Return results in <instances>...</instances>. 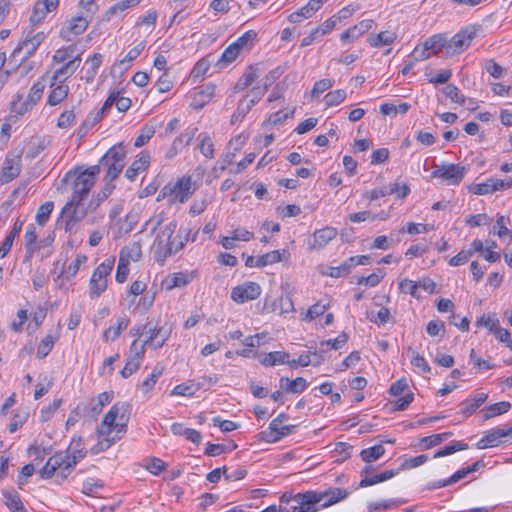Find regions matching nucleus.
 <instances>
[{
  "label": "nucleus",
  "instance_id": "1",
  "mask_svg": "<svg viewBox=\"0 0 512 512\" xmlns=\"http://www.w3.org/2000/svg\"><path fill=\"white\" fill-rule=\"evenodd\" d=\"M348 496L344 488L331 487L325 491H306L295 495L284 493L280 497L279 512H317L330 507Z\"/></svg>",
  "mask_w": 512,
  "mask_h": 512
},
{
  "label": "nucleus",
  "instance_id": "2",
  "mask_svg": "<svg viewBox=\"0 0 512 512\" xmlns=\"http://www.w3.org/2000/svg\"><path fill=\"white\" fill-rule=\"evenodd\" d=\"M130 416V405L125 402L115 403L105 414L101 424L97 428V433L102 438L97 445L91 448V452L97 454L107 450L114 442L115 438L110 437L113 431L124 433Z\"/></svg>",
  "mask_w": 512,
  "mask_h": 512
},
{
  "label": "nucleus",
  "instance_id": "3",
  "mask_svg": "<svg viewBox=\"0 0 512 512\" xmlns=\"http://www.w3.org/2000/svg\"><path fill=\"white\" fill-rule=\"evenodd\" d=\"M100 173V166L93 165L89 168L80 171L75 169L69 171L64 180L71 182L72 195L70 200L66 203V210L70 209L72 205H78L88 196L91 188L96 182V177Z\"/></svg>",
  "mask_w": 512,
  "mask_h": 512
},
{
  "label": "nucleus",
  "instance_id": "4",
  "mask_svg": "<svg viewBox=\"0 0 512 512\" xmlns=\"http://www.w3.org/2000/svg\"><path fill=\"white\" fill-rule=\"evenodd\" d=\"M176 228L177 223L171 221L157 235L153 244L154 257L157 262L164 263L168 257L183 249L185 242L182 236H173Z\"/></svg>",
  "mask_w": 512,
  "mask_h": 512
},
{
  "label": "nucleus",
  "instance_id": "5",
  "mask_svg": "<svg viewBox=\"0 0 512 512\" xmlns=\"http://www.w3.org/2000/svg\"><path fill=\"white\" fill-rule=\"evenodd\" d=\"M197 189L198 185L191 176H182L175 182L167 183L160 190L157 201L167 199L169 204L185 203Z\"/></svg>",
  "mask_w": 512,
  "mask_h": 512
},
{
  "label": "nucleus",
  "instance_id": "6",
  "mask_svg": "<svg viewBox=\"0 0 512 512\" xmlns=\"http://www.w3.org/2000/svg\"><path fill=\"white\" fill-rule=\"evenodd\" d=\"M114 267V259H106L99 264L93 271L90 281L88 294L91 299L100 297L107 289L108 277Z\"/></svg>",
  "mask_w": 512,
  "mask_h": 512
},
{
  "label": "nucleus",
  "instance_id": "7",
  "mask_svg": "<svg viewBox=\"0 0 512 512\" xmlns=\"http://www.w3.org/2000/svg\"><path fill=\"white\" fill-rule=\"evenodd\" d=\"M125 150L121 143L112 146L99 160V166L107 168L106 179L115 180L125 166Z\"/></svg>",
  "mask_w": 512,
  "mask_h": 512
},
{
  "label": "nucleus",
  "instance_id": "8",
  "mask_svg": "<svg viewBox=\"0 0 512 512\" xmlns=\"http://www.w3.org/2000/svg\"><path fill=\"white\" fill-rule=\"evenodd\" d=\"M44 89L45 83L42 80H38L32 85L25 100H23L22 95H16L11 102L12 111L17 115H24L26 112L30 111L41 99Z\"/></svg>",
  "mask_w": 512,
  "mask_h": 512
},
{
  "label": "nucleus",
  "instance_id": "9",
  "mask_svg": "<svg viewBox=\"0 0 512 512\" xmlns=\"http://www.w3.org/2000/svg\"><path fill=\"white\" fill-rule=\"evenodd\" d=\"M448 39L441 34L429 37L423 45L417 46L413 51V56L417 61H423L431 54H438L443 48L447 50Z\"/></svg>",
  "mask_w": 512,
  "mask_h": 512
},
{
  "label": "nucleus",
  "instance_id": "10",
  "mask_svg": "<svg viewBox=\"0 0 512 512\" xmlns=\"http://www.w3.org/2000/svg\"><path fill=\"white\" fill-rule=\"evenodd\" d=\"M91 20L82 14L67 19L60 30V37L69 42L75 37L81 35L87 28Z\"/></svg>",
  "mask_w": 512,
  "mask_h": 512
},
{
  "label": "nucleus",
  "instance_id": "11",
  "mask_svg": "<svg viewBox=\"0 0 512 512\" xmlns=\"http://www.w3.org/2000/svg\"><path fill=\"white\" fill-rule=\"evenodd\" d=\"M465 175V168L456 164L442 165L431 173L432 178L441 179L448 185H458Z\"/></svg>",
  "mask_w": 512,
  "mask_h": 512
},
{
  "label": "nucleus",
  "instance_id": "12",
  "mask_svg": "<svg viewBox=\"0 0 512 512\" xmlns=\"http://www.w3.org/2000/svg\"><path fill=\"white\" fill-rule=\"evenodd\" d=\"M285 415L281 414L269 424L268 431H263L262 439L268 443H275L281 440L283 437L288 436L292 433L294 426L285 425L282 426Z\"/></svg>",
  "mask_w": 512,
  "mask_h": 512
},
{
  "label": "nucleus",
  "instance_id": "13",
  "mask_svg": "<svg viewBox=\"0 0 512 512\" xmlns=\"http://www.w3.org/2000/svg\"><path fill=\"white\" fill-rule=\"evenodd\" d=\"M512 437V425L489 430L476 444L478 449L497 447L504 438Z\"/></svg>",
  "mask_w": 512,
  "mask_h": 512
},
{
  "label": "nucleus",
  "instance_id": "14",
  "mask_svg": "<svg viewBox=\"0 0 512 512\" xmlns=\"http://www.w3.org/2000/svg\"><path fill=\"white\" fill-rule=\"evenodd\" d=\"M261 287L256 282H245L234 287L231 291V299L236 303H245L257 299L261 294Z\"/></svg>",
  "mask_w": 512,
  "mask_h": 512
},
{
  "label": "nucleus",
  "instance_id": "15",
  "mask_svg": "<svg viewBox=\"0 0 512 512\" xmlns=\"http://www.w3.org/2000/svg\"><path fill=\"white\" fill-rule=\"evenodd\" d=\"M65 458H67V456L64 452H58L51 456L44 467L39 471L40 477L43 479H49L57 470H60L62 478H66L69 473V469H66Z\"/></svg>",
  "mask_w": 512,
  "mask_h": 512
},
{
  "label": "nucleus",
  "instance_id": "16",
  "mask_svg": "<svg viewBox=\"0 0 512 512\" xmlns=\"http://www.w3.org/2000/svg\"><path fill=\"white\" fill-rule=\"evenodd\" d=\"M46 35L44 32H38L36 34H28L27 37L13 50L12 56L15 57L21 52L24 53L22 60H26L31 57L38 47L45 40Z\"/></svg>",
  "mask_w": 512,
  "mask_h": 512
},
{
  "label": "nucleus",
  "instance_id": "17",
  "mask_svg": "<svg viewBox=\"0 0 512 512\" xmlns=\"http://www.w3.org/2000/svg\"><path fill=\"white\" fill-rule=\"evenodd\" d=\"M144 355V345H139L138 340H134L130 346V355L124 368L121 370V376L128 378L140 367V361Z\"/></svg>",
  "mask_w": 512,
  "mask_h": 512
},
{
  "label": "nucleus",
  "instance_id": "18",
  "mask_svg": "<svg viewBox=\"0 0 512 512\" xmlns=\"http://www.w3.org/2000/svg\"><path fill=\"white\" fill-rule=\"evenodd\" d=\"M21 171V156L19 154H7L0 172V181L8 183L16 178Z\"/></svg>",
  "mask_w": 512,
  "mask_h": 512
},
{
  "label": "nucleus",
  "instance_id": "19",
  "mask_svg": "<svg viewBox=\"0 0 512 512\" xmlns=\"http://www.w3.org/2000/svg\"><path fill=\"white\" fill-rule=\"evenodd\" d=\"M475 32L470 29H464L455 34L448 40L447 54H459L469 47Z\"/></svg>",
  "mask_w": 512,
  "mask_h": 512
},
{
  "label": "nucleus",
  "instance_id": "20",
  "mask_svg": "<svg viewBox=\"0 0 512 512\" xmlns=\"http://www.w3.org/2000/svg\"><path fill=\"white\" fill-rule=\"evenodd\" d=\"M59 0H39L34 4L33 11L30 15V22L32 24L41 23L46 16L57 10Z\"/></svg>",
  "mask_w": 512,
  "mask_h": 512
},
{
  "label": "nucleus",
  "instance_id": "21",
  "mask_svg": "<svg viewBox=\"0 0 512 512\" xmlns=\"http://www.w3.org/2000/svg\"><path fill=\"white\" fill-rule=\"evenodd\" d=\"M80 63L81 58L76 56L56 69L51 77L50 87L55 86L56 83H65V81L75 73Z\"/></svg>",
  "mask_w": 512,
  "mask_h": 512
},
{
  "label": "nucleus",
  "instance_id": "22",
  "mask_svg": "<svg viewBox=\"0 0 512 512\" xmlns=\"http://www.w3.org/2000/svg\"><path fill=\"white\" fill-rule=\"evenodd\" d=\"M259 75H260L259 64L249 65L245 69L242 76L237 80V82L234 86L235 92H240V91H244L245 89H247L259 78Z\"/></svg>",
  "mask_w": 512,
  "mask_h": 512
},
{
  "label": "nucleus",
  "instance_id": "23",
  "mask_svg": "<svg viewBox=\"0 0 512 512\" xmlns=\"http://www.w3.org/2000/svg\"><path fill=\"white\" fill-rule=\"evenodd\" d=\"M488 398V394L484 392H479L474 395H471L466 400L460 403V412L465 417L470 416L474 413Z\"/></svg>",
  "mask_w": 512,
  "mask_h": 512
},
{
  "label": "nucleus",
  "instance_id": "24",
  "mask_svg": "<svg viewBox=\"0 0 512 512\" xmlns=\"http://www.w3.org/2000/svg\"><path fill=\"white\" fill-rule=\"evenodd\" d=\"M373 25H374L373 20H370V19L362 20L358 24H356L353 27H350L349 29L344 31L341 34L340 39L342 42H345L348 40L354 41L355 39L359 38L364 33L368 32L370 29H372Z\"/></svg>",
  "mask_w": 512,
  "mask_h": 512
},
{
  "label": "nucleus",
  "instance_id": "25",
  "mask_svg": "<svg viewBox=\"0 0 512 512\" xmlns=\"http://www.w3.org/2000/svg\"><path fill=\"white\" fill-rule=\"evenodd\" d=\"M150 162V155L147 152H141L138 158L128 167L125 176L134 181L140 171H144Z\"/></svg>",
  "mask_w": 512,
  "mask_h": 512
},
{
  "label": "nucleus",
  "instance_id": "26",
  "mask_svg": "<svg viewBox=\"0 0 512 512\" xmlns=\"http://www.w3.org/2000/svg\"><path fill=\"white\" fill-rule=\"evenodd\" d=\"M279 386L282 390L291 394H300L307 388V381L303 377H297L290 380L287 377H281Z\"/></svg>",
  "mask_w": 512,
  "mask_h": 512
},
{
  "label": "nucleus",
  "instance_id": "27",
  "mask_svg": "<svg viewBox=\"0 0 512 512\" xmlns=\"http://www.w3.org/2000/svg\"><path fill=\"white\" fill-rule=\"evenodd\" d=\"M147 333H149L150 336L142 345H149L154 349L162 347L169 336L168 330L163 327L158 329L149 327Z\"/></svg>",
  "mask_w": 512,
  "mask_h": 512
},
{
  "label": "nucleus",
  "instance_id": "28",
  "mask_svg": "<svg viewBox=\"0 0 512 512\" xmlns=\"http://www.w3.org/2000/svg\"><path fill=\"white\" fill-rule=\"evenodd\" d=\"M51 91L47 98V105L56 106L62 103L69 94V86L65 83H56L55 86L50 87Z\"/></svg>",
  "mask_w": 512,
  "mask_h": 512
},
{
  "label": "nucleus",
  "instance_id": "29",
  "mask_svg": "<svg viewBox=\"0 0 512 512\" xmlns=\"http://www.w3.org/2000/svg\"><path fill=\"white\" fill-rule=\"evenodd\" d=\"M215 88L216 87L213 84L202 86L200 90L195 94L191 106L196 109H201L214 96Z\"/></svg>",
  "mask_w": 512,
  "mask_h": 512
},
{
  "label": "nucleus",
  "instance_id": "30",
  "mask_svg": "<svg viewBox=\"0 0 512 512\" xmlns=\"http://www.w3.org/2000/svg\"><path fill=\"white\" fill-rule=\"evenodd\" d=\"M337 236V230L332 227L319 229L314 233L313 248L321 249Z\"/></svg>",
  "mask_w": 512,
  "mask_h": 512
},
{
  "label": "nucleus",
  "instance_id": "31",
  "mask_svg": "<svg viewBox=\"0 0 512 512\" xmlns=\"http://www.w3.org/2000/svg\"><path fill=\"white\" fill-rule=\"evenodd\" d=\"M289 354L284 351H274L260 356L259 362L265 366H275L277 364H286L288 362Z\"/></svg>",
  "mask_w": 512,
  "mask_h": 512
},
{
  "label": "nucleus",
  "instance_id": "32",
  "mask_svg": "<svg viewBox=\"0 0 512 512\" xmlns=\"http://www.w3.org/2000/svg\"><path fill=\"white\" fill-rule=\"evenodd\" d=\"M145 48V42L141 41L136 46L131 48L125 57L113 65V68L118 67L120 70H127L130 63L135 60Z\"/></svg>",
  "mask_w": 512,
  "mask_h": 512
},
{
  "label": "nucleus",
  "instance_id": "33",
  "mask_svg": "<svg viewBox=\"0 0 512 512\" xmlns=\"http://www.w3.org/2000/svg\"><path fill=\"white\" fill-rule=\"evenodd\" d=\"M89 211H92L91 208H89V206H87V208H84L82 203L78 205H72L68 210H66L65 205L62 209L61 215L63 218L79 222L88 215Z\"/></svg>",
  "mask_w": 512,
  "mask_h": 512
},
{
  "label": "nucleus",
  "instance_id": "34",
  "mask_svg": "<svg viewBox=\"0 0 512 512\" xmlns=\"http://www.w3.org/2000/svg\"><path fill=\"white\" fill-rule=\"evenodd\" d=\"M199 143L197 149L206 159H212L214 157L215 148L212 138L208 133H200L197 137Z\"/></svg>",
  "mask_w": 512,
  "mask_h": 512
},
{
  "label": "nucleus",
  "instance_id": "35",
  "mask_svg": "<svg viewBox=\"0 0 512 512\" xmlns=\"http://www.w3.org/2000/svg\"><path fill=\"white\" fill-rule=\"evenodd\" d=\"M511 408V403L507 401H501L498 403L491 404L486 406L482 410V417L484 420H488L490 418L496 417L498 415H502L508 412Z\"/></svg>",
  "mask_w": 512,
  "mask_h": 512
},
{
  "label": "nucleus",
  "instance_id": "36",
  "mask_svg": "<svg viewBox=\"0 0 512 512\" xmlns=\"http://www.w3.org/2000/svg\"><path fill=\"white\" fill-rule=\"evenodd\" d=\"M129 324V320L126 317H121L117 320V324L115 326H110L103 333V339L105 341H114L116 340L122 331H124Z\"/></svg>",
  "mask_w": 512,
  "mask_h": 512
},
{
  "label": "nucleus",
  "instance_id": "37",
  "mask_svg": "<svg viewBox=\"0 0 512 512\" xmlns=\"http://www.w3.org/2000/svg\"><path fill=\"white\" fill-rule=\"evenodd\" d=\"M189 275L185 273H174L168 275L163 281V285H165L167 290H172L176 287H184L190 282Z\"/></svg>",
  "mask_w": 512,
  "mask_h": 512
},
{
  "label": "nucleus",
  "instance_id": "38",
  "mask_svg": "<svg viewBox=\"0 0 512 512\" xmlns=\"http://www.w3.org/2000/svg\"><path fill=\"white\" fill-rule=\"evenodd\" d=\"M395 39L396 35L394 32L382 31L377 35H370L367 40L372 47H381L392 44Z\"/></svg>",
  "mask_w": 512,
  "mask_h": 512
},
{
  "label": "nucleus",
  "instance_id": "39",
  "mask_svg": "<svg viewBox=\"0 0 512 512\" xmlns=\"http://www.w3.org/2000/svg\"><path fill=\"white\" fill-rule=\"evenodd\" d=\"M113 399V392L100 393L96 398L90 401V411L93 415L99 414L103 407L109 404Z\"/></svg>",
  "mask_w": 512,
  "mask_h": 512
},
{
  "label": "nucleus",
  "instance_id": "40",
  "mask_svg": "<svg viewBox=\"0 0 512 512\" xmlns=\"http://www.w3.org/2000/svg\"><path fill=\"white\" fill-rule=\"evenodd\" d=\"M163 374L162 366H155L151 372V374L140 384V389L144 394H148L155 386L157 380Z\"/></svg>",
  "mask_w": 512,
  "mask_h": 512
},
{
  "label": "nucleus",
  "instance_id": "41",
  "mask_svg": "<svg viewBox=\"0 0 512 512\" xmlns=\"http://www.w3.org/2000/svg\"><path fill=\"white\" fill-rule=\"evenodd\" d=\"M3 497L5 499L6 506L12 512H28L21 502L19 495L16 492L4 491Z\"/></svg>",
  "mask_w": 512,
  "mask_h": 512
},
{
  "label": "nucleus",
  "instance_id": "42",
  "mask_svg": "<svg viewBox=\"0 0 512 512\" xmlns=\"http://www.w3.org/2000/svg\"><path fill=\"white\" fill-rule=\"evenodd\" d=\"M396 474H397V472L394 470H386V471H384L380 474L374 475L372 477H364L360 481L359 486L360 487L372 486L377 483L387 481V480L393 478Z\"/></svg>",
  "mask_w": 512,
  "mask_h": 512
},
{
  "label": "nucleus",
  "instance_id": "43",
  "mask_svg": "<svg viewBox=\"0 0 512 512\" xmlns=\"http://www.w3.org/2000/svg\"><path fill=\"white\" fill-rule=\"evenodd\" d=\"M385 453V448L383 445L378 444L374 445L372 447L363 449L360 453L361 459L366 463H371L373 461H376L381 456H383Z\"/></svg>",
  "mask_w": 512,
  "mask_h": 512
},
{
  "label": "nucleus",
  "instance_id": "44",
  "mask_svg": "<svg viewBox=\"0 0 512 512\" xmlns=\"http://www.w3.org/2000/svg\"><path fill=\"white\" fill-rule=\"evenodd\" d=\"M115 4L107 10L108 17L117 15L127 9L137 6L142 0H115Z\"/></svg>",
  "mask_w": 512,
  "mask_h": 512
},
{
  "label": "nucleus",
  "instance_id": "45",
  "mask_svg": "<svg viewBox=\"0 0 512 512\" xmlns=\"http://www.w3.org/2000/svg\"><path fill=\"white\" fill-rule=\"evenodd\" d=\"M197 131V127L187 128L181 135L174 139L173 144L179 151H182L185 147L189 146Z\"/></svg>",
  "mask_w": 512,
  "mask_h": 512
},
{
  "label": "nucleus",
  "instance_id": "46",
  "mask_svg": "<svg viewBox=\"0 0 512 512\" xmlns=\"http://www.w3.org/2000/svg\"><path fill=\"white\" fill-rule=\"evenodd\" d=\"M67 458H65L66 462V469H72L81 459H83L86 456V449L85 447H80L73 450H66L64 451Z\"/></svg>",
  "mask_w": 512,
  "mask_h": 512
},
{
  "label": "nucleus",
  "instance_id": "47",
  "mask_svg": "<svg viewBox=\"0 0 512 512\" xmlns=\"http://www.w3.org/2000/svg\"><path fill=\"white\" fill-rule=\"evenodd\" d=\"M330 303L328 300L321 299L314 305H312L306 314L305 320L312 321L318 316L324 314L326 310L329 308Z\"/></svg>",
  "mask_w": 512,
  "mask_h": 512
},
{
  "label": "nucleus",
  "instance_id": "48",
  "mask_svg": "<svg viewBox=\"0 0 512 512\" xmlns=\"http://www.w3.org/2000/svg\"><path fill=\"white\" fill-rule=\"evenodd\" d=\"M103 56L100 53H94L90 58L89 62L91 64L90 68L87 69L85 80L87 83H92L94 81V78L98 72V69L102 63Z\"/></svg>",
  "mask_w": 512,
  "mask_h": 512
},
{
  "label": "nucleus",
  "instance_id": "49",
  "mask_svg": "<svg viewBox=\"0 0 512 512\" xmlns=\"http://www.w3.org/2000/svg\"><path fill=\"white\" fill-rule=\"evenodd\" d=\"M87 262V256L85 254H78L76 258L69 264L64 271L67 280L74 278L80 267Z\"/></svg>",
  "mask_w": 512,
  "mask_h": 512
},
{
  "label": "nucleus",
  "instance_id": "50",
  "mask_svg": "<svg viewBox=\"0 0 512 512\" xmlns=\"http://www.w3.org/2000/svg\"><path fill=\"white\" fill-rule=\"evenodd\" d=\"M468 445L462 441H453L450 445L439 449L433 456V458H440L451 455L455 452L466 450Z\"/></svg>",
  "mask_w": 512,
  "mask_h": 512
},
{
  "label": "nucleus",
  "instance_id": "51",
  "mask_svg": "<svg viewBox=\"0 0 512 512\" xmlns=\"http://www.w3.org/2000/svg\"><path fill=\"white\" fill-rule=\"evenodd\" d=\"M257 38V33L254 30H249L241 35L233 44L242 51L243 49H250Z\"/></svg>",
  "mask_w": 512,
  "mask_h": 512
},
{
  "label": "nucleus",
  "instance_id": "52",
  "mask_svg": "<svg viewBox=\"0 0 512 512\" xmlns=\"http://www.w3.org/2000/svg\"><path fill=\"white\" fill-rule=\"evenodd\" d=\"M281 260V252L279 250H273L258 257L256 259V267H265L267 265L278 263Z\"/></svg>",
  "mask_w": 512,
  "mask_h": 512
},
{
  "label": "nucleus",
  "instance_id": "53",
  "mask_svg": "<svg viewBox=\"0 0 512 512\" xmlns=\"http://www.w3.org/2000/svg\"><path fill=\"white\" fill-rule=\"evenodd\" d=\"M346 91L344 89H337L328 92L324 96V103L327 107L336 106L341 104L346 99Z\"/></svg>",
  "mask_w": 512,
  "mask_h": 512
},
{
  "label": "nucleus",
  "instance_id": "54",
  "mask_svg": "<svg viewBox=\"0 0 512 512\" xmlns=\"http://www.w3.org/2000/svg\"><path fill=\"white\" fill-rule=\"evenodd\" d=\"M124 253H120L119 262L116 271V281L118 283H124L127 280L129 274V259L124 256Z\"/></svg>",
  "mask_w": 512,
  "mask_h": 512
},
{
  "label": "nucleus",
  "instance_id": "55",
  "mask_svg": "<svg viewBox=\"0 0 512 512\" xmlns=\"http://www.w3.org/2000/svg\"><path fill=\"white\" fill-rule=\"evenodd\" d=\"M53 208H54V203L52 201H47V202L43 203L37 210L36 217H35L36 222L41 226L45 225V223L50 218Z\"/></svg>",
  "mask_w": 512,
  "mask_h": 512
},
{
  "label": "nucleus",
  "instance_id": "56",
  "mask_svg": "<svg viewBox=\"0 0 512 512\" xmlns=\"http://www.w3.org/2000/svg\"><path fill=\"white\" fill-rule=\"evenodd\" d=\"M55 341H56V338L53 337L52 335H46L40 342L38 348H37V352H36V356L37 358L39 359H43L45 358L49 353L50 351L52 350L54 344H55Z\"/></svg>",
  "mask_w": 512,
  "mask_h": 512
},
{
  "label": "nucleus",
  "instance_id": "57",
  "mask_svg": "<svg viewBox=\"0 0 512 512\" xmlns=\"http://www.w3.org/2000/svg\"><path fill=\"white\" fill-rule=\"evenodd\" d=\"M240 50L232 43L222 53L221 58L218 60V65L226 66L232 63L238 55Z\"/></svg>",
  "mask_w": 512,
  "mask_h": 512
},
{
  "label": "nucleus",
  "instance_id": "58",
  "mask_svg": "<svg viewBox=\"0 0 512 512\" xmlns=\"http://www.w3.org/2000/svg\"><path fill=\"white\" fill-rule=\"evenodd\" d=\"M24 240L27 252L32 254L34 251L37 250V247L35 246L37 241V233L36 228L33 224H30L27 227V230L24 235Z\"/></svg>",
  "mask_w": 512,
  "mask_h": 512
},
{
  "label": "nucleus",
  "instance_id": "59",
  "mask_svg": "<svg viewBox=\"0 0 512 512\" xmlns=\"http://www.w3.org/2000/svg\"><path fill=\"white\" fill-rule=\"evenodd\" d=\"M384 278V273L381 270L378 272L372 273L369 276H361L357 278L358 285H365L368 287L377 286Z\"/></svg>",
  "mask_w": 512,
  "mask_h": 512
},
{
  "label": "nucleus",
  "instance_id": "60",
  "mask_svg": "<svg viewBox=\"0 0 512 512\" xmlns=\"http://www.w3.org/2000/svg\"><path fill=\"white\" fill-rule=\"evenodd\" d=\"M113 188L114 186H112L111 184H105L103 189L97 194L96 198L92 199L89 202V208H91L92 211L96 210L99 207V205L109 197V195L112 193Z\"/></svg>",
  "mask_w": 512,
  "mask_h": 512
},
{
  "label": "nucleus",
  "instance_id": "61",
  "mask_svg": "<svg viewBox=\"0 0 512 512\" xmlns=\"http://www.w3.org/2000/svg\"><path fill=\"white\" fill-rule=\"evenodd\" d=\"M103 488V482L98 479L88 478L82 484V492L88 496H94Z\"/></svg>",
  "mask_w": 512,
  "mask_h": 512
},
{
  "label": "nucleus",
  "instance_id": "62",
  "mask_svg": "<svg viewBox=\"0 0 512 512\" xmlns=\"http://www.w3.org/2000/svg\"><path fill=\"white\" fill-rule=\"evenodd\" d=\"M387 189H388L389 195L396 194V197L399 199L405 198L410 192V188H409L408 184L404 183V182L390 183L387 186Z\"/></svg>",
  "mask_w": 512,
  "mask_h": 512
},
{
  "label": "nucleus",
  "instance_id": "63",
  "mask_svg": "<svg viewBox=\"0 0 512 512\" xmlns=\"http://www.w3.org/2000/svg\"><path fill=\"white\" fill-rule=\"evenodd\" d=\"M443 93L446 97L450 98L451 101L463 105L465 103L466 98L463 94H461L458 87L454 84H448L444 89Z\"/></svg>",
  "mask_w": 512,
  "mask_h": 512
},
{
  "label": "nucleus",
  "instance_id": "64",
  "mask_svg": "<svg viewBox=\"0 0 512 512\" xmlns=\"http://www.w3.org/2000/svg\"><path fill=\"white\" fill-rule=\"evenodd\" d=\"M75 51V47L73 45L68 47H63L55 51L52 61L54 63H64L71 60L73 53Z\"/></svg>",
  "mask_w": 512,
  "mask_h": 512
}]
</instances>
